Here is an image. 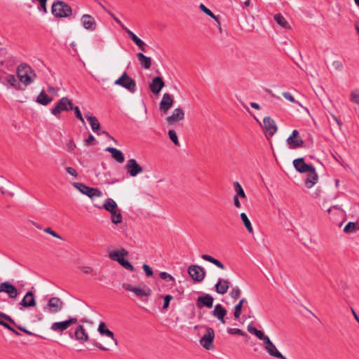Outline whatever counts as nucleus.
Segmentation results:
<instances>
[{
	"label": "nucleus",
	"mask_w": 359,
	"mask_h": 359,
	"mask_svg": "<svg viewBox=\"0 0 359 359\" xmlns=\"http://www.w3.org/2000/svg\"><path fill=\"white\" fill-rule=\"evenodd\" d=\"M17 75L19 80L25 86L33 83L36 78L34 70L27 64H21L18 67Z\"/></svg>",
	"instance_id": "nucleus-1"
},
{
	"label": "nucleus",
	"mask_w": 359,
	"mask_h": 359,
	"mask_svg": "<svg viewBox=\"0 0 359 359\" xmlns=\"http://www.w3.org/2000/svg\"><path fill=\"white\" fill-rule=\"evenodd\" d=\"M51 12L57 18H67L72 14V10L67 4L57 0L53 4Z\"/></svg>",
	"instance_id": "nucleus-2"
},
{
	"label": "nucleus",
	"mask_w": 359,
	"mask_h": 359,
	"mask_svg": "<svg viewBox=\"0 0 359 359\" xmlns=\"http://www.w3.org/2000/svg\"><path fill=\"white\" fill-rule=\"evenodd\" d=\"M114 84L126 88L131 93H134L137 90L135 81L130 78L126 72H124L118 79H117L114 81Z\"/></svg>",
	"instance_id": "nucleus-3"
},
{
	"label": "nucleus",
	"mask_w": 359,
	"mask_h": 359,
	"mask_svg": "<svg viewBox=\"0 0 359 359\" xmlns=\"http://www.w3.org/2000/svg\"><path fill=\"white\" fill-rule=\"evenodd\" d=\"M75 337L76 340L83 341H90L93 346L102 351H108L109 348L102 346L95 339H89L88 335L86 333L83 325H79L75 330Z\"/></svg>",
	"instance_id": "nucleus-4"
},
{
	"label": "nucleus",
	"mask_w": 359,
	"mask_h": 359,
	"mask_svg": "<svg viewBox=\"0 0 359 359\" xmlns=\"http://www.w3.org/2000/svg\"><path fill=\"white\" fill-rule=\"evenodd\" d=\"M73 110V102L67 97H62L51 109V113L57 116L62 111Z\"/></svg>",
	"instance_id": "nucleus-5"
},
{
	"label": "nucleus",
	"mask_w": 359,
	"mask_h": 359,
	"mask_svg": "<svg viewBox=\"0 0 359 359\" xmlns=\"http://www.w3.org/2000/svg\"><path fill=\"white\" fill-rule=\"evenodd\" d=\"M215 331L212 327H206L204 335L201 338L200 343L203 348L210 350L213 348Z\"/></svg>",
	"instance_id": "nucleus-6"
},
{
	"label": "nucleus",
	"mask_w": 359,
	"mask_h": 359,
	"mask_svg": "<svg viewBox=\"0 0 359 359\" xmlns=\"http://www.w3.org/2000/svg\"><path fill=\"white\" fill-rule=\"evenodd\" d=\"M74 187L79 190L82 194H86L90 198L93 197H100L102 196V192L97 189L92 188L86 186L84 184L79 182H74L73 184Z\"/></svg>",
	"instance_id": "nucleus-7"
},
{
	"label": "nucleus",
	"mask_w": 359,
	"mask_h": 359,
	"mask_svg": "<svg viewBox=\"0 0 359 359\" xmlns=\"http://www.w3.org/2000/svg\"><path fill=\"white\" fill-rule=\"evenodd\" d=\"M123 287L128 291L133 292L136 296L140 297H149L151 294V290L145 285L142 287H133L128 283H123Z\"/></svg>",
	"instance_id": "nucleus-8"
},
{
	"label": "nucleus",
	"mask_w": 359,
	"mask_h": 359,
	"mask_svg": "<svg viewBox=\"0 0 359 359\" xmlns=\"http://www.w3.org/2000/svg\"><path fill=\"white\" fill-rule=\"evenodd\" d=\"M64 303L59 297H52L44 306V310L51 313H56L62 309Z\"/></svg>",
	"instance_id": "nucleus-9"
},
{
	"label": "nucleus",
	"mask_w": 359,
	"mask_h": 359,
	"mask_svg": "<svg viewBox=\"0 0 359 359\" xmlns=\"http://www.w3.org/2000/svg\"><path fill=\"white\" fill-rule=\"evenodd\" d=\"M188 273L191 278L196 282H201L205 276L204 269L198 265H191L189 266Z\"/></svg>",
	"instance_id": "nucleus-10"
},
{
	"label": "nucleus",
	"mask_w": 359,
	"mask_h": 359,
	"mask_svg": "<svg viewBox=\"0 0 359 359\" xmlns=\"http://www.w3.org/2000/svg\"><path fill=\"white\" fill-rule=\"evenodd\" d=\"M125 169L126 170L127 173L133 177L143 172L142 167L139 165L137 161L134 158H130L127 161V163L125 165Z\"/></svg>",
	"instance_id": "nucleus-11"
},
{
	"label": "nucleus",
	"mask_w": 359,
	"mask_h": 359,
	"mask_svg": "<svg viewBox=\"0 0 359 359\" xmlns=\"http://www.w3.org/2000/svg\"><path fill=\"white\" fill-rule=\"evenodd\" d=\"M78 320L76 318H70L69 319L61 321L55 322L51 325L50 329L54 332H63L68 329V327L74 324H76Z\"/></svg>",
	"instance_id": "nucleus-12"
},
{
	"label": "nucleus",
	"mask_w": 359,
	"mask_h": 359,
	"mask_svg": "<svg viewBox=\"0 0 359 359\" xmlns=\"http://www.w3.org/2000/svg\"><path fill=\"white\" fill-rule=\"evenodd\" d=\"M0 292L6 293L11 299H16L18 295V289L9 281H5L0 284Z\"/></svg>",
	"instance_id": "nucleus-13"
},
{
	"label": "nucleus",
	"mask_w": 359,
	"mask_h": 359,
	"mask_svg": "<svg viewBox=\"0 0 359 359\" xmlns=\"http://www.w3.org/2000/svg\"><path fill=\"white\" fill-rule=\"evenodd\" d=\"M299 133L297 130L292 132L290 136L287 139V143L291 149H297L304 145V141L299 138Z\"/></svg>",
	"instance_id": "nucleus-14"
},
{
	"label": "nucleus",
	"mask_w": 359,
	"mask_h": 359,
	"mask_svg": "<svg viewBox=\"0 0 359 359\" xmlns=\"http://www.w3.org/2000/svg\"><path fill=\"white\" fill-rule=\"evenodd\" d=\"M184 118V111L182 108H176L172 114L166 118L167 123L170 125H175L178 121Z\"/></svg>",
	"instance_id": "nucleus-15"
},
{
	"label": "nucleus",
	"mask_w": 359,
	"mask_h": 359,
	"mask_svg": "<svg viewBox=\"0 0 359 359\" xmlns=\"http://www.w3.org/2000/svg\"><path fill=\"white\" fill-rule=\"evenodd\" d=\"M214 298L209 294H205L203 296H199L196 301V304L198 308H212L213 306Z\"/></svg>",
	"instance_id": "nucleus-16"
},
{
	"label": "nucleus",
	"mask_w": 359,
	"mask_h": 359,
	"mask_svg": "<svg viewBox=\"0 0 359 359\" xmlns=\"http://www.w3.org/2000/svg\"><path fill=\"white\" fill-rule=\"evenodd\" d=\"M173 103L174 100L172 95L169 93H165L160 102V110L163 114H167L168 111L172 107Z\"/></svg>",
	"instance_id": "nucleus-17"
},
{
	"label": "nucleus",
	"mask_w": 359,
	"mask_h": 359,
	"mask_svg": "<svg viewBox=\"0 0 359 359\" xmlns=\"http://www.w3.org/2000/svg\"><path fill=\"white\" fill-rule=\"evenodd\" d=\"M293 165L295 169L301 173H305L313 170V165L305 163L304 158H299L293 161Z\"/></svg>",
	"instance_id": "nucleus-18"
},
{
	"label": "nucleus",
	"mask_w": 359,
	"mask_h": 359,
	"mask_svg": "<svg viewBox=\"0 0 359 359\" xmlns=\"http://www.w3.org/2000/svg\"><path fill=\"white\" fill-rule=\"evenodd\" d=\"M81 22L86 29L90 31H95L97 27V23L95 18L90 15L85 14L81 17Z\"/></svg>",
	"instance_id": "nucleus-19"
},
{
	"label": "nucleus",
	"mask_w": 359,
	"mask_h": 359,
	"mask_svg": "<svg viewBox=\"0 0 359 359\" xmlns=\"http://www.w3.org/2000/svg\"><path fill=\"white\" fill-rule=\"evenodd\" d=\"M165 86L163 79L160 76L154 77L149 85V88L154 94H158Z\"/></svg>",
	"instance_id": "nucleus-20"
},
{
	"label": "nucleus",
	"mask_w": 359,
	"mask_h": 359,
	"mask_svg": "<svg viewBox=\"0 0 359 359\" xmlns=\"http://www.w3.org/2000/svg\"><path fill=\"white\" fill-rule=\"evenodd\" d=\"M227 311L220 304H216L212 311V315L216 317L222 323H225L224 317Z\"/></svg>",
	"instance_id": "nucleus-21"
},
{
	"label": "nucleus",
	"mask_w": 359,
	"mask_h": 359,
	"mask_svg": "<svg viewBox=\"0 0 359 359\" xmlns=\"http://www.w3.org/2000/svg\"><path fill=\"white\" fill-rule=\"evenodd\" d=\"M229 280L219 278L215 285V290L219 294H224L229 290Z\"/></svg>",
	"instance_id": "nucleus-22"
},
{
	"label": "nucleus",
	"mask_w": 359,
	"mask_h": 359,
	"mask_svg": "<svg viewBox=\"0 0 359 359\" xmlns=\"http://www.w3.org/2000/svg\"><path fill=\"white\" fill-rule=\"evenodd\" d=\"M265 130L270 135H273L277 131V126L275 121L271 117H265L263 120Z\"/></svg>",
	"instance_id": "nucleus-23"
},
{
	"label": "nucleus",
	"mask_w": 359,
	"mask_h": 359,
	"mask_svg": "<svg viewBox=\"0 0 359 359\" xmlns=\"http://www.w3.org/2000/svg\"><path fill=\"white\" fill-rule=\"evenodd\" d=\"M128 255V252L124 248H121L119 250H114L109 253V257L114 261H116L120 264L124 259L125 256Z\"/></svg>",
	"instance_id": "nucleus-24"
},
{
	"label": "nucleus",
	"mask_w": 359,
	"mask_h": 359,
	"mask_svg": "<svg viewBox=\"0 0 359 359\" xmlns=\"http://www.w3.org/2000/svg\"><path fill=\"white\" fill-rule=\"evenodd\" d=\"M20 305L24 307L34 306L36 305V300L33 292L31 291L27 292L20 302Z\"/></svg>",
	"instance_id": "nucleus-25"
},
{
	"label": "nucleus",
	"mask_w": 359,
	"mask_h": 359,
	"mask_svg": "<svg viewBox=\"0 0 359 359\" xmlns=\"http://www.w3.org/2000/svg\"><path fill=\"white\" fill-rule=\"evenodd\" d=\"M308 172L307 178L305 180L306 187L309 189L313 187L318 182V176L316 172L315 168L313 167V170H310Z\"/></svg>",
	"instance_id": "nucleus-26"
},
{
	"label": "nucleus",
	"mask_w": 359,
	"mask_h": 359,
	"mask_svg": "<svg viewBox=\"0 0 359 359\" xmlns=\"http://www.w3.org/2000/svg\"><path fill=\"white\" fill-rule=\"evenodd\" d=\"M98 332L102 335H106L107 337H109L116 345L118 344V341L114 337V333L107 328L106 324L103 322H101L98 326L97 329Z\"/></svg>",
	"instance_id": "nucleus-27"
},
{
	"label": "nucleus",
	"mask_w": 359,
	"mask_h": 359,
	"mask_svg": "<svg viewBox=\"0 0 359 359\" xmlns=\"http://www.w3.org/2000/svg\"><path fill=\"white\" fill-rule=\"evenodd\" d=\"M105 150L111 153L112 158H114L118 163H122L124 162L125 158L121 151L117 149L116 148L110 147H107Z\"/></svg>",
	"instance_id": "nucleus-28"
},
{
	"label": "nucleus",
	"mask_w": 359,
	"mask_h": 359,
	"mask_svg": "<svg viewBox=\"0 0 359 359\" xmlns=\"http://www.w3.org/2000/svg\"><path fill=\"white\" fill-rule=\"evenodd\" d=\"M125 32H126L130 37V39L138 46V48L144 51V46L145 43L144 42L141 40L140 38H138L132 31H130L128 28H125Z\"/></svg>",
	"instance_id": "nucleus-29"
},
{
	"label": "nucleus",
	"mask_w": 359,
	"mask_h": 359,
	"mask_svg": "<svg viewBox=\"0 0 359 359\" xmlns=\"http://www.w3.org/2000/svg\"><path fill=\"white\" fill-rule=\"evenodd\" d=\"M137 57L140 65L145 69H149L151 66V58L144 55L142 53H137Z\"/></svg>",
	"instance_id": "nucleus-30"
},
{
	"label": "nucleus",
	"mask_w": 359,
	"mask_h": 359,
	"mask_svg": "<svg viewBox=\"0 0 359 359\" xmlns=\"http://www.w3.org/2000/svg\"><path fill=\"white\" fill-rule=\"evenodd\" d=\"M103 208L111 213H114V212H116L119 210L120 209L118 208V205L115 201H114L112 198H107L104 205Z\"/></svg>",
	"instance_id": "nucleus-31"
},
{
	"label": "nucleus",
	"mask_w": 359,
	"mask_h": 359,
	"mask_svg": "<svg viewBox=\"0 0 359 359\" xmlns=\"http://www.w3.org/2000/svg\"><path fill=\"white\" fill-rule=\"evenodd\" d=\"M52 100L53 98L48 96L43 90H42L36 97V102L40 104L46 106L50 103Z\"/></svg>",
	"instance_id": "nucleus-32"
},
{
	"label": "nucleus",
	"mask_w": 359,
	"mask_h": 359,
	"mask_svg": "<svg viewBox=\"0 0 359 359\" xmlns=\"http://www.w3.org/2000/svg\"><path fill=\"white\" fill-rule=\"evenodd\" d=\"M265 350L267 351V353L273 357L280 358V359H286V358L280 353L279 352L276 346L273 344V343L271 344V346H266Z\"/></svg>",
	"instance_id": "nucleus-33"
},
{
	"label": "nucleus",
	"mask_w": 359,
	"mask_h": 359,
	"mask_svg": "<svg viewBox=\"0 0 359 359\" xmlns=\"http://www.w3.org/2000/svg\"><path fill=\"white\" fill-rule=\"evenodd\" d=\"M201 258L205 261H208L210 263H212L215 266H217L218 268L221 269H224L225 266L218 259L214 258L213 257L208 255H203L201 256Z\"/></svg>",
	"instance_id": "nucleus-34"
},
{
	"label": "nucleus",
	"mask_w": 359,
	"mask_h": 359,
	"mask_svg": "<svg viewBox=\"0 0 359 359\" xmlns=\"http://www.w3.org/2000/svg\"><path fill=\"white\" fill-rule=\"evenodd\" d=\"M199 8L203 12L205 13L206 15H208V16L211 17L212 18H213L219 25V29L221 31L222 30V27H221V25H220V22H219V16H216L214 15V13L209 9L204 4H201L200 6H199Z\"/></svg>",
	"instance_id": "nucleus-35"
},
{
	"label": "nucleus",
	"mask_w": 359,
	"mask_h": 359,
	"mask_svg": "<svg viewBox=\"0 0 359 359\" xmlns=\"http://www.w3.org/2000/svg\"><path fill=\"white\" fill-rule=\"evenodd\" d=\"M241 219L244 226H245L246 229L248 230V231L250 233L253 234V233H254L253 228L252 226L251 222H250V219H248L247 215L244 212H242L241 214Z\"/></svg>",
	"instance_id": "nucleus-36"
},
{
	"label": "nucleus",
	"mask_w": 359,
	"mask_h": 359,
	"mask_svg": "<svg viewBox=\"0 0 359 359\" xmlns=\"http://www.w3.org/2000/svg\"><path fill=\"white\" fill-rule=\"evenodd\" d=\"M233 186L236 194L234 196L246 198L245 191L238 182H234Z\"/></svg>",
	"instance_id": "nucleus-37"
},
{
	"label": "nucleus",
	"mask_w": 359,
	"mask_h": 359,
	"mask_svg": "<svg viewBox=\"0 0 359 359\" xmlns=\"http://www.w3.org/2000/svg\"><path fill=\"white\" fill-rule=\"evenodd\" d=\"M88 122L90 125V127L93 132L97 133L98 135H100V133H97V130L100 128V124L98 119L94 117H89Z\"/></svg>",
	"instance_id": "nucleus-38"
},
{
	"label": "nucleus",
	"mask_w": 359,
	"mask_h": 359,
	"mask_svg": "<svg viewBox=\"0 0 359 359\" xmlns=\"http://www.w3.org/2000/svg\"><path fill=\"white\" fill-rule=\"evenodd\" d=\"M275 20L277 22V23L280 25L283 28H289V24L285 20V18L281 14L278 13L275 15L274 16Z\"/></svg>",
	"instance_id": "nucleus-39"
},
{
	"label": "nucleus",
	"mask_w": 359,
	"mask_h": 359,
	"mask_svg": "<svg viewBox=\"0 0 359 359\" xmlns=\"http://www.w3.org/2000/svg\"><path fill=\"white\" fill-rule=\"evenodd\" d=\"M123 217L120 210L116 212H114V213H111V221L112 223L118 224L121 223Z\"/></svg>",
	"instance_id": "nucleus-40"
},
{
	"label": "nucleus",
	"mask_w": 359,
	"mask_h": 359,
	"mask_svg": "<svg viewBox=\"0 0 359 359\" xmlns=\"http://www.w3.org/2000/svg\"><path fill=\"white\" fill-rule=\"evenodd\" d=\"M358 229V224L350 222L344 227V231L347 233H353Z\"/></svg>",
	"instance_id": "nucleus-41"
},
{
	"label": "nucleus",
	"mask_w": 359,
	"mask_h": 359,
	"mask_svg": "<svg viewBox=\"0 0 359 359\" xmlns=\"http://www.w3.org/2000/svg\"><path fill=\"white\" fill-rule=\"evenodd\" d=\"M168 136L170 140L173 142V144L176 146L180 145V142L178 140V137L177 135L176 132L174 130H170L168 131Z\"/></svg>",
	"instance_id": "nucleus-42"
},
{
	"label": "nucleus",
	"mask_w": 359,
	"mask_h": 359,
	"mask_svg": "<svg viewBox=\"0 0 359 359\" xmlns=\"http://www.w3.org/2000/svg\"><path fill=\"white\" fill-rule=\"evenodd\" d=\"M6 81L12 87H14L15 89H18V84L17 80L13 75H12V74L8 75L6 78Z\"/></svg>",
	"instance_id": "nucleus-43"
},
{
	"label": "nucleus",
	"mask_w": 359,
	"mask_h": 359,
	"mask_svg": "<svg viewBox=\"0 0 359 359\" xmlns=\"http://www.w3.org/2000/svg\"><path fill=\"white\" fill-rule=\"evenodd\" d=\"M241 291L238 287H233L229 293L231 297L233 299H238L241 296Z\"/></svg>",
	"instance_id": "nucleus-44"
},
{
	"label": "nucleus",
	"mask_w": 359,
	"mask_h": 359,
	"mask_svg": "<svg viewBox=\"0 0 359 359\" xmlns=\"http://www.w3.org/2000/svg\"><path fill=\"white\" fill-rule=\"evenodd\" d=\"M159 276L163 280L167 281V282H175V280L174 277H172L170 274L168 273L167 272L163 271L159 273Z\"/></svg>",
	"instance_id": "nucleus-45"
},
{
	"label": "nucleus",
	"mask_w": 359,
	"mask_h": 359,
	"mask_svg": "<svg viewBox=\"0 0 359 359\" xmlns=\"http://www.w3.org/2000/svg\"><path fill=\"white\" fill-rule=\"evenodd\" d=\"M227 332L230 334H238L241 336L245 335V333L238 328H228Z\"/></svg>",
	"instance_id": "nucleus-46"
},
{
	"label": "nucleus",
	"mask_w": 359,
	"mask_h": 359,
	"mask_svg": "<svg viewBox=\"0 0 359 359\" xmlns=\"http://www.w3.org/2000/svg\"><path fill=\"white\" fill-rule=\"evenodd\" d=\"M120 264L124 267L125 269L129 270L130 271H134V266L128 261L123 259Z\"/></svg>",
	"instance_id": "nucleus-47"
},
{
	"label": "nucleus",
	"mask_w": 359,
	"mask_h": 359,
	"mask_svg": "<svg viewBox=\"0 0 359 359\" xmlns=\"http://www.w3.org/2000/svg\"><path fill=\"white\" fill-rule=\"evenodd\" d=\"M73 110L74 111L76 117L81 121L83 124H85L84 118L81 114V112L79 108V107H73Z\"/></svg>",
	"instance_id": "nucleus-48"
},
{
	"label": "nucleus",
	"mask_w": 359,
	"mask_h": 359,
	"mask_svg": "<svg viewBox=\"0 0 359 359\" xmlns=\"http://www.w3.org/2000/svg\"><path fill=\"white\" fill-rule=\"evenodd\" d=\"M107 12L108 13L109 15H110V16L114 19V20L120 25L121 29L123 31H125V28L127 27L121 22V21L114 13L108 11H107Z\"/></svg>",
	"instance_id": "nucleus-49"
},
{
	"label": "nucleus",
	"mask_w": 359,
	"mask_h": 359,
	"mask_svg": "<svg viewBox=\"0 0 359 359\" xmlns=\"http://www.w3.org/2000/svg\"><path fill=\"white\" fill-rule=\"evenodd\" d=\"M333 68L337 71H341L343 68V63L340 60H335L332 64Z\"/></svg>",
	"instance_id": "nucleus-50"
},
{
	"label": "nucleus",
	"mask_w": 359,
	"mask_h": 359,
	"mask_svg": "<svg viewBox=\"0 0 359 359\" xmlns=\"http://www.w3.org/2000/svg\"><path fill=\"white\" fill-rule=\"evenodd\" d=\"M172 296L170 295V294H168V295H165L164 297V302H163V308L164 309H167L169 306V304H170V302L171 299H172Z\"/></svg>",
	"instance_id": "nucleus-51"
},
{
	"label": "nucleus",
	"mask_w": 359,
	"mask_h": 359,
	"mask_svg": "<svg viewBox=\"0 0 359 359\" xmlns=\"http://www.w3.org/2000/svg\"><path fill=\"white\" fill-rule=\"evenodd\" d=\"M351 101L359 104V90L353 92L351 95Z\"/></svg>",
	"instance_id": "nucleus-52"
},
{
	"label": "nucleus",
	"mask_w": 359,
	"mask_h": 359,
	"mask_svg": "<svg viewBox=\"0 0 359 359\" xmlns=\"http://www.w3.org/2000/svg\"><path fill=\"white\" fill-rule=\"evenodd\" d=\"M142 269H143L144 271L145 272V274L147 275V276H151L153 275V271H152L151 268L147 264H144L142 265Z\"/></svg>",
	"instance_id": "nucleus-53"
},
{
	"label": "nucleus",
	"mask_w": 359,
	"mask_h": 359,
	"mask_svg": "<svg viewBox=\"0 0 359 359\" xmlns=\"http://www.w3.org/2000/svg\"><path fill=\"white\" fill-rule=\"evenodd\" d=\"M282 95L288 101L291 102H296V100L294 98V97L292 95V94L289 92H283L282 93Z\"/></svg>",
	"instance_id": "nucleus-54"
},
{
	"label": "nucleus",
	"mask_w": 359,
	"mask_h": 359,
	"mask_svg": "<svg viewBox=\"0 0 359 359\" xmlns=\"http://www.w3.org/2000/svg\"><path fill=\"white\" fill-rule=\"evenodd\" d=\"M65 170H66L67 172L69 173V175H71L72 176L75 177H76L78 176V172L74 168H73L72 167H66Z\"/></svg>",
	"instance_id": "nucleus-55"
},
{
	"label": "nucleus",
	"mask_w": 359,
	"mask_h": 359,
	"mask_svg": "<svg viewBox=\"0 0 359 359\" xmlns=\"http://www.w3.org/2000/svg\"><path fill=\"white\" fill-rule=\"evenodd\" d=\"M0 318H3L6 321H8L13 324H15L14 320L9 316H8L7 314H6L4 313L0 312Z\"/></svg>",
	"instance_id": "nucleus-56"
},
{
	"label": "nucleus",
	"mask_w": 359,
	"mask_h": 359,
	"mask_svg": "<svg viewBox=\"0 0 359 359\" xmlns=\"http://www.w3.org/2000/svg\"><path fill=\"white\" fill-rule=\"evenodd\" d=\"M46 233H48L53 236V237L61 238V237L54 231H53L50 228H46L44 229Z\"/></svg>",
	"instance_id": "nucleus-57"
},
{
	"label": "nucleus",
	"mask_w": 359,
	"mask_h": 359,
	"mask_svg": "<svg viewBox=\"0 0 359 359\" xmlns=\"http://www.w3.org/2000/svg\"><path fill=\"white\" fill-rule=\"evenodd\" d=\"M95 141V137L90 134L88 138L85 140V144L88 146L90 145L93 142Z\"/></svg>",
	"instance_id": "nucleus-58"
},
{
	"label": "nucleus",
	"mask_w": 359,
	"mask_h": 359,
	"mask_svg": "<svg viewBox=\"0 0 359 359\" xmlns=\"http://www.w3.org/2000/svg\"><path fill=\"white\" fill-rule=\"evenodd\" d=\"M263 344L264 346V348H266V346H271V344L273 343L269 337L268 336H265V337L262 339Z\"/></svg>",
	"instance_id": "nucleus-59"
},
{
	"label": "nucleus",
	"mask_w": 359,
	"mask_h": 359,
	"mask_svg": "<svg viewBox=\"0 0 359 359\" xmlns=\"http://www.w3.org/2000/svg\"><path fill=\"white\" fill-rule=\"evenodd\" d=\"M80 269L84 273H90L93 271V269L90 266H81Z\"/></svg>",
	"instance_id": "nucleus-60"
},
{
	"label": "nucleus",
	"mask_w": 359,
	"mask_h": 359,
	"mask_svg": "<svg viewBox=\"0 0 359 359\" xmlns=\"http://www.w3.org/2000/svg\"><path fill=\"white\" fill-rule=\"evenodd\" d=\"M241 311L242 310H241V309H239L238 306H235L233 316L236 319H238L240 317L241 314Z\"/></svg>",
	"instance_id": "nucleus-61"
},
{
	"label": "nucleus",
	"mask_w": 359,
	"mask_h": 359,
	"mask_svg": "<svg viewBox=\"0 0 359 359\" xmlns=\"http://www.w3.org/2000/svg\"><path fill=\"white\" fill-rule=\"evenodd\" d=\"M248 331L250 333H251V334H255H255H256V333L257 332L258 330H257L256 327H253V326H252V325H249L248 326Z\"/></svg>",
	"instance_id": "nucleus-62"
},
{
	"label": "nucleus",
	"mask_w": 359,
	"mask_h": 359,
	"mask_svg": "<svg viewBox=\"0 0 359 359\" xmlns=\"http://www.w3.org/2000/svg\"><path fill=\"white\" fill-rule=\"evenodd\" d=\"M233 205L237 208H240L241 207V202L237 196L233 197Z\"/></svg>",
	"instance_id": "nucleus-63"
},
{
	"label": "nucleus",
	"mask_w": 359,
	"mask_h": 359,
	"mask_svg": "<svg viewBox=\"0 0 359 359\" xmlns=\"http://www.w3.org/2000/svg\"><path fill=\"white\" fill-rule=\"evenodd\" d=\"M255 336L260 340H262L264 337H265V334H264L263 332H262L261 330H259L257 331V332L256 333Z\"/></svg>",
	"instance_id": "nucleus-64"
}]
</instances>
